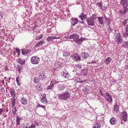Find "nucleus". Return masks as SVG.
Instances as JSON below:
<instances>
[{
	"mask_svg": "<svg viewBox=\"0 0 128 128\" xmlns=\"http://www.w3.org/2000/svg\"><path fill=\"white\" fill-rule=\"evenodd\" d=\"M70 97V95L68 92H66L62 94H59L58 95V98L60 100H66Z\"/></svg>",
	"mask_w": 128,
	"mask_h": 128,
	"instance_id": "obj_1",
	"label": "nucleus"
},
{
	"mask_svg": "<svg viewBox=\"0 0 128 128\" xmlns=\"http://www.w3.org/2000/svg\"><path fill=\"white\" fill-rule=\"evenodd\" d=\"M70 58L74 62L79 60L80 59V57L77 53L72 54Z\"/></svg>",
	"mask_w": 128,
	"mask_h": 128,
	"instance_id": "obj_2",
	"label": "nucleus"
},
{
	"mask_svg": "<svg viewBox=\"0 0 128 128\" xmlns=\"http://www.w3.org/2000/svg\"><path fill=\"white\" fill-rule=\"evenodd\" d=\"M115 38L116 42L118 44H120L123 42L122 37L119 33L116 34Z\"/></svg>",
	"mask_w": 128,
	"mask_h": 128,
	"instance_id": "obj_3",
	"label": "nucleus"
},
{
	"mask_svg": "<svg viewBox=\"0 0 128 128\" xmlns=\"http://www.w3.org/2000/svg\"><path fill=\"white\" fill-rule=\"evenodd\" d=\"M30 60L32 64H38L40 61V58L38 57L34 56L31 58Z\"/></svg>",
	"mask_w": 128,
	"mask_h": 128,
	"instance_id": "obj_4",
	"label": "nucleus"
},
{
	"mask_svg": "<svg viewBox=\"0 0 128 128\" xmlns=\"http://www.w3.org/2000/svg\"><path fill=\"white\" fill-rule=\"evenodd\" d=\"M86 21L88 24L90 26H94L96 21L92 20L90 18H88L86 19Z\"/></svg>",
	"mask_w": 128,
	"mask_h": 128,
	"instance_id": "obj_5",
	"label": "nucleus"
},
{
	"mask_svg": "<svg viewBox=\"0 0 128 128\" xmlns=\"http://www.w3.org/2000/svg\"><path fill=\"white\" fill-rule=\"evenodd\" d=\"M104 97L109 102H111L112 101V96L108 93H106V94L104 96Z\"/></svg>",
	"mask_w": 128,
	"mask_h": 128,
	"instance_id": "obj_6",
	"label": "nucleus"
},
{
	"mask_svg": "<svg viewBox=\"0 0 128 128\" xmlns=\"http://www.w3.org/2000/svg\"><path fill=\"white\" fill-rule=\"evenodd\" d=\"M79 38V35L77 34H71L69 36V38L72 39L75 42V40H76L78 38Z\"/></svg>",
	"mask_w": 128,
	"mask_h": 128,
	"instance_id": "obj_7",
	"label": "nucleus"
},
{
	"mask_svg": "<svg viewBox=\"0 0 128 128\" xmlns=\"http://www.w3.org/2000/svg\"><path fill=\"white\" fill-rule=\"evenodd\" d=\"M122 35L124 37L126 38L128 37V24L126 26L125 30L123 31Z\"/></svg>",
	"mask_w": 128,
	"mask_h": 128,
	"instance_id": "obj_8",
	"label": "nucleus"
},
{
	"mask_svg": "<svg viewBox=\"0 0 128 128\" xmlns=\"http://www.w3.org/2000/svg\"><path fill=\"white\" fill-rule=\"evenodd\" d=\"M120 4L123 7L128 6V0H121Z\"/></svg>",
	"mask_w": 128,
	"mask_h": 128,
	"instance_id": "obj_9",
	"label": "nucleus"
},
{
	"mask_svg": "<svg viewBox=\"0 0 128 128\" xmlns=\"http://www.w3.org/2000/svg\"><path fill=\"white\" fill-rule=\"evenodd\" d=\"M89 56L88 52H83L81 53V57L83 59H86Z\"/></svg>",
	"mask_w": 128,
	"mask_h": 128,
	"instance_id": "obj_10",
	"label": "nucleus"
},
{
	"mask_svg": "<svg viewBox=\"0 0 128 128\" xmlns=\"http://www.w3.org/2000/svg\"><path fill=\"white\" fill-rule=\"evenodd\" d=\"M86 15L83 12H82L81 14L78 16V17L81 19L83 20L86 19Z\"/></svg>",
	"mask_w": 128,
	"mask_h": 128,
	"instance_id": "obj_11",
	"label": "nucleus"
},
{
	"mask_svg": "<svg viewBox=\"0 0 128 128\" xmlns=\"http://www.w3.org/2000/svg\"><path fill=\"white\" fill-rule=\"evenodd\" d=\"M20 102L22 104L26 105L28 103L27 99L24 97L21 98L20 100Z\"/></svg>",
	"mask_w": 128,
	"mask_h": 128,
	"instance_id": "obj_12",
	"label": "nucleus"
},
{
	"mask_svg": "<svg viewBox=\"0 0 128 128\" xmlns=\"http://www.w3.org/2000/svg\"><path fill=\"white\" fill-rule=\"evenodd\" d=\"M31 50H29L23 49L22 50V54L25 55L29 53H30L31 52Z\"/></svg>",
	"mask_w": 128,
	"mask_h": 128,
	"instance_id": "obj_13",
	"label": "nucleus"
},
{
	"mask_svg": "<svg viewBox=\"0 0 128 128\" xmlns=\"http://www.w3.org/2000/svg\"><path fill=\"white\" fill-rule=\"evenodd\" d=\"M61 74L65 78H68L69 77V74L68 72L65 71L62 72Z\"/></svg>",
	"mask_w": 128,
	"mask_h": 128,
	"instance_id": "obj_14",
	"label": "nucleus"
},
{
	"mask_svg": "<svg viewBox=\"0 0 128 128\" xmlns=\"http://www.w3.org/2000/svg\"><path fill=\"white\" fill-rule=\"evenodd\" d=\"M60 37H56L55 36H48L46 39L47 41H48L50 42V41L51 40H52L53 39H60Z\"/></svg>",
	"mask_w": 128,
	"mask_h": 128,
	"instance_id": "obj_15",
	"label": "nucleus"
},
{
	"mask_svg": "<svg viewBox=\"0 0 128 128\" xmlns=\"http://www.w3.org/2000/svg\"><path fill=\"white\" fill-rule=\"evenodd\" d=\"M121 118L127 120V115L126 112H122L121 114Z\"/></svg>",
	"mask_w": 128,
	"mask_h": 128,
	"instance_id": "obj_16",
	"label": "nucleus"
},
{
	"mask_svg": "<svg viewBox=\"0 0 128 128\" xmlns=\"http://www.w3.org/2000/svg\"><path fill=\"white\" fill-rule=\"evenodd\" d=\"M84 38H78L76 40H75V42L77 44H78V45H80L82 44V41H83Z\"/></svg>",
	"mask_w": 128,
	"mask_h": 128,
	"instance_id": "obj_17",
	"label": "nucleus"
},
{
	"mask_svg": "<svg viewBox=\"0 0 128 128\" xmlns=\"http://www.w3.org/2000/svg\"><path fill=\"white\" fill-rule=\"evenodd\" d=\"M116 119L114 118H112L110 120V122L112 124H115L116 122Z\"/></svg>",
	"mask_w": 128,
	"mask_h": 128,
	"instance_id": "obj_18",
	"label": "nucleus"
},
{
	"mask_svg": "<svg viewBox=\"0 0 128 128\" xmlns=\"http://www.w3.org/2000/svg\"><path fill=\"white\" fill-rule=\"evenodd\" d=\"M97 4L98 5V7H100V8L102 9L103 10H105L106 7H104V8L102 7V2H98L97 3Z\"/></svg>",
	"mask_w": 128,
	"mask_h": 128,
	"instance_id": "obj_19",
	"label": "nucleus"
},
{
	"mask_svg": "<svg viewBox=\"0 0 128 128\" xmlns=\"http://www.w3.org/2000/svg\"><path fill=\"white\" fill-rule=\"evenodd\" d=\"M44 42V41L43 40L41 41L38 42L35 45V47L36 48L37 47H38L39 46H41L43 44Z\"/></svg>",
	"mask_w": 128,
	"mask_h": 128,
	"instance_id": "obj_20",
	"label": "nucleus"
},
{
	"mask_svg": "<svg viewBox=\"0 0 128 128\" xmlns=\"http://www.w3.org/2000/svg\"><path fill=\"white\" fill-rule=\"evenodd\" d=\"M65 88V86L63 85H58L57 86V89L59 90H64Z\"/></svg>",
	"mask_w": 128,
	"mask_h": 128,
	"instance_id": "obj_21",
	"label": "nucleus"
},
{
	"mask_svg": "<svg viewBox=\"0 0 128 128\" xmlns=\"http://www.w3.org/2000/svg\"><path fill=\"white\" fill-rule=\"evenodd\" d=\"M78 18H74L72 19V21L71 24L73 26H74L78 23Z\"/></svg>",
	"mask_w": 128,
	"mask_h": 128,
	"instance_id": "obj_22",
	"label": "nucleus"
},
{
	"mask_svg": "<svg viewBox=\"0 0 128 128\" xmlns=\"http://www.w3.org/2000/svg\"><path fill=\"white\" fill-rule=\"evenodd\" d=\"M97 18L100 23L101 24H104L103 17H98Z\"/></svg>",
	"mask_w": 128,
	"mask_h": 128,
	"instance_id": "obj_23",
	"label": "nucleus"
},
{
	"mask_svg": "<svg viewBox=\"0 0 128 128\" xmlns=\"http://www.w3.org/2000/svg\"><path fill=\"white\" fill-rule=\"evenodd\" d=\"M54 65L56 67L58 68L62 65V64L60 62L57 61L55 62Z\"/></svg>",
	"mask_w": 128,
	"mask_h": 128,
	"instance_id": "obj_24",
	"label": "nucleus"
},
{
	"mask_svg": "<svg viewBox=\"0 0 128 128\" xmlns=\"http://www.w3.org/2000/svg\"><path fill=\"white\" fill-rule=\"evenodd\" d=\"M22 118L21 117L19 118L18 116H16V124L17 125H19L20 124V122L22 120Z\"/></svg>",
	"mask_w": 128,
	"mask_h": 128,
	"instance_id": "obj_25",
	"label": "nucleus"
},
{
	"mask_svg": "<svg viewBox=\"0 0 128 128\" xmlns=\"http://www.w3.org/2000/svg\"><path fill=\"white\" fill-rule=\"evenodd\" d=\"M122 46L124 48L128 47V41L123 43L122 44Z\"/></svg>",
	"mask_w": 128,
	"mask_h": 128,
	"instance_id": "obj_26",
	"label": "nucleus"
},
{
	"mask_svg": "<svg viewBox=\"0 0 128 128\" xmlns=\"http://www.w3.org/2000/svg\"><path fill=\"white\" fill-rule=\"evenodd\" d=\"M36 88L38 90L41 91L42 90V86L41 84H38L36 86Z\"/></svg>",
	"mask_w": 128,
	"mask_h": 128,
	"instance_id": "obj_27",
	"label": "nucleus"
},
{
	"mask_svg": "<svg viewBox=\"0 0 128 128\" xmlns=\"http://www.w3.org/2000/svg\"><path fill=\"white\" fill-rule=\"evenodd\" d=\"M100 124L96 123L93 125V128H100Z\"/></svg>",
	"mask_w": 128,
	"mask_h": 128,
	"instance_id": "obj_28",
	"label": "nucleus"
},
{
	"mask_svg": "<svg viewBox=\"0 0 128 128\" xmlns=\"http://www.w3.org/2000/svg\"><path fill=\"white\" fill-rule=\"evenodd\" d=\"M111 60V59L110 57H108L105 60L104 62V63L106 64H108Z\"/></svg>",
	"mask_w": 128,
	"mask_h": 128,
	"instance_id": "obj_29",
	"label": "nucleus"
},
{
	"mask_svg": "<svg viewBox=\"0 0 128 128\" xmlns=\"http://www.w3.org/2000/svg\"><path fill=\"white\" fill-rule=\"evenodd\" d=\"M89 18H90L92 20L96 21V20L97 18L96 15L95 14H93L92 15V16L90 17Z\"/></svg>",
	"mask_w": 128,
	"mask_h": 128,
	"instance_id": "obj_30",
	"label": "nucleus"
},
{
	"mask_svg": "<svg viewBox=\"0 0 128 128\" xmlns=\"http://www.w3.org/2000/svg\"><path fill=\"white\" fill-rule=\"evenodd\" d=\"M12 100L11 102L12 106H14L16 105V99L14 97H13Z\"/></svg>",
	"mask_w": 128,
	"mask_h": 128,
	"instance_id": "obj_31",
	"label": "nucleus"
},
{
	"mask_svg": "<svg viewBox=\"0 0 128 128\" xmlns=\"http://www.w3.org/2000/svg\"><path fill=\"white\" fill-rule=\"evenodd\" d=\"M119 105L118 104H116L115 105L114 108V110L116 112H117V111L119 112Z\"/></svg>",
	"mask_w": 128,
	"mask_h": 128,
	"instance_id": "obj_32",
	"label": "nucleus"
},
{
	"mask_svg": "<svg viewBox=\"0 0 128 128\" xmlns=\"http://www.w3.org/2000/svg\"><path fill=\"white\" fill-rule=\"evenodd\" d=\"M108 16V15L107 14H104V17L105 19V20L106 21L108 22H109L110 21V20L109 18V17H108L107 16Z\"/></svg>",
	"mask_w": 128,
	"mask_h": 128,
	"instance_id": "obj_33",
	"label": "nucleus"
},
{
	"mask_svg": "<svg viewBox=\"0 0 128 128\" xmlns=\"http://www.w3.org/2000/svg\"><path fill=\"white\" fill-rule=\"evenodd\" d=\"M54 87V85H52V84H50V85L48 86L46 89L48 90H52L53 88Z\"/></svg>",
	"mask_w": 128,
	"mask_h": 128,
	"instance_id": "obj_34",
	"label": "nucleus"
},
{
	"mask_svg": "<svg viewBox=\"0 0 128 128\" xmlns=\"http://www.w3.org/2000/svg\"><path fill=\"white\" fill-rule=\"evenodd\" d=\"M79 81L78 82L80 83H82L86 81L84 78L82 77H79Z\"/></svg>",
	"mask_w": 128,
	"mask_h": 128,
	"instance_id": "obj_35",
	"label": "nucleus"
},
{
	"mask_svg": "<svg viewBox=\"0 0 128 128\" xmlns=\"http://www.w3.org/2000/svg\"><path fill=\"white\" fill-rule=\"evenodd\" d=\"M43 36V34H41L40 35H38L36 36V40H38L42 38Z\"/></svg>",
	"mask_w": 128,
	"mask_h": 128,
	"instance_id": "obj_36",
	"label": "nucleus"
},
{
	"mask_svg": "<svg viewBox=\"0 0 128 128\" xmlns=\"http://www.w3.org/2000/svg\"><path fill=\"white\" fill-rule=\"evenodd\" d=\"M18 62L21 64H25V61L24 60H22L20 58H19L18 60Z\"/></svg>",
	"mask_w": 128,
	"mask_h": 128,
	"instance_id": "obj_37",
	"label": "nucleus"
},
{
	"mask_svg": "<svg viewBox=\"0 0 128 128\" xmlns=\"http://www.w3.org/2000/svg\"><path fill=\"white\" fill-rule=\"evenodd\" d=\"M120 119L121 120V124H124L125 122H126L127 120L123 119L122 118H120Z\"/></svg>",
	"mask_w": 128,
	"mask_h": 128,
	"instance_id": "obj_38",
	"label": "nucleus"
},
{
	"mask_svg": "<svg viewBox=\"0 0 128 128\" xmlns=\"http://www.w3.org/2000/svg\"><path fill=\"white\" fill-rule=\"evenodd\" d=\"M40 81V79L38 78V77H36L34 78V82L36 83H37Z\"/></svg>",
	"mask_w": 128,
	"mask_h": 128,
	"instance_id": "obj_39",
	"label": "nucleus"
},
{
	"mask_svg": "<svg viewBox=\"0 0 128 128\" xmlns=\"http://www.w3.org/2000/svg\"><path fill=\"white\" fill-rule=\"evenodd\" d=\"M119 12L122 16H125V13H124V11H122V10H120L119 11Z\"/></svg>",
	"mask_w": 128,
	"mask_h": 128,
	"instance_id": "obj_40",
	"label": "nucleus"
},
{
	"mask_svg": "<svg viewBox=\"0 0 128 128\" xmlns=\"http://www.w3.org/2000/svg\"><path fill=\"white\" fill-rule=\"evenodd\" d=\"M41 101L43 103H45L46 99L45 97H44L43 98H42L41 99Z\"/></svg>",
	"mask_w": 128,
	"mask_h": 128,
	"instance_id": "obj_41",
	"label": "nucleus"
},
{
	"mask_svg": "<svg viewBox=\"0 0 128 128\" xmlns=\"http://www.w3.org/2000/svg\"><path fill=\"white\" fill-rule=\"evenodd\" d=\"M56 82L55 80H52L50 83V84L52 85L56 84Z\"/></svg>",
	"mask_w": 128,
	"mask_h": 128,
	"instance_id": "obj_42",
	"label": "nucleus"
},
{
	"mask_svg": "<svg viewBox=\"0 0 128 128\" xmlns=\"http://www.w3.org/2000/svg\"><path fill=\"white\" fill-rule=\"evenodd\" d=\"M127 7V6L123 7L124 8V10L123 11L124 12V13H126L127 12L128 10V8Z\"/></svg>",
	"mask_w": 128,
	"mask_h": 128,
	"instance_id": "obj_43",
	"label": "nucleus"
},
{
	"mask_svg": "<svg viewBox=\"0 0 128 128\" xmlns=\"http://www.w3.org/2000/svg\"><path fill=\"white\" fill-rule=\"evenodd\" d=\"M10 93L12 97H14L15 96V94L14 91H10Z\"/></svg>",
	"mask_w": 128,
	"mask_h": 128,
	"instance_id": "obj_44",
	"label": "nucleus"
},
{
	"mask_svg": "<svg viewBox=\"0 0 128 128\" xmlns=\"http://www.w3.org/2000/svg\"><path fill=\"white\" fill-rule=\"evenodd\" d=\"M68 52H63V55L64 56H68Z\"/></svg>",
	"mask_w": 128,
	"mask_h": 128,
	"instance_id": "obj_45",
	"label": "nucleus"
},
{
	"mask_svg": "<svg viewBox=\"0 0 128 128\" xmlns=\"http://www.w3.org/2000/svg\"><path fill=\"white\" fill-rule=\"evenodd\" d=\"M127 20L126 19L124 20L122 22V24L123 25L125 26L126 24L127 23Z\"/></svg>",
	"mask_w": 128,
	"mask_h": 128,
	"instance_id": "obj_46",
	"label": "nucleus"
},
{
	"mask_svg": "<svg viewBox=\"0 0 128 128\" xmlns=\"http://www.w3.org/2000/svg\"><path fill=\"white\" fill-rule=\"evenodd\" d=\"M19 77H17L16 78V80L17 82V83L18 84V85L19 86L20 85V83L19 82Z\"/></svg>",
	"mask_w": 128,
	"mask_h": 128,
	"instance_id": "obj_47",
	"label": "nucleus"
},
{
	"mask_svg": "<svg viewBox=\"0 0 128 128\" xmlns=\"http://www.w3.org/2000/svg\"><path fill=\"white\" fill-rule=\"evenodd\" d=\"M100 92L101 95L104 96L106 94V93L104 94V93L102 92L101 89L99 90Z\"/></svg>",
	"mask_w": 128,
	"mask_h": 128,
	"instance_id": "obj_48",
	"label": "nucleus"
},
{
	"mask_svg": "<svg viewBox=\"0 0 128 128\" xmlns=\"http://www.w3.org/2000/svg\"><path fill=\"white\" fill-rule=\"evenodd\" d=\"M76 66L80 68H82V65L80 64H78L76 65Z\"/></svg>",
	"mask_w": 128,
	"mask_h": 128,
	"instance_id": "obj_49",
	"label": "nucleus"
},
{
	"mask_svg": "<svg viewBox=\"0 0 128 128\" xmlns=\"http://www.w3.org/2000/svg\"><path fill=\"white\" fill-rule=\"evenodd\" d=\"M88 90V88H84L82 89L83 91H87Z\"/></svg>",
	"mask_w": 128,
	"mask_h": 128,
	"instance_id": "obj_50",
	"label": "nucleus"
},
{
	"mask_svg": "<svg viewBox=\"0 0 128 128\" xmlns=\"http://www.w3.org/2000/svg\"><path fill=\"white\" fill-rule=\"evenodd\" d=\"M46 76L44 75H43V77L42 78V80H46Z\"/></svg>",
	"mask_w": 128,
	"mask_h": 128,
	"instance_id": "obj_51",
	"label": "nucleus"
},
{
	"mask_svg": "<svg viewBox=\"0 0 128 128\" xmlns=\"http://www.w3.org/2000/svg\"><path fill=\"white\" fill-rule=\"evenodd\" d=\"M38 27V26L37 25L35 24L34 26H33V28L34 30L36 29Z\"/></svg>",
	"mask_w": 128,
	"mask_h": 128,
	"instance_id": "obj_52",
	"label": "nucleus"
},
{
	"mask_svg": "<svg viewBox=\"0 0 128 128\" xmlns=\"http://www.w3.org/2000/svg\"><path fill=\"white\" fill-rule=\"evenodd\" d=\"M39 106H42V107L44 108V109H45V106H42L40 105L39 104L37 106H36V108H37Z\"/></svg>",
	"mask_w": 128,
	"mask_h": 128,
	"instance_id": "obj_53",
	"label": "nucleus"
},
{
	"mask_svg": "<svg viewBox=\"0 0 128 128\" xmlns=\"http://www.w3.org/2000/svg\"><path fill=\"white\" fill-rule=\"evenodd\" d=\"M16 51L18 53H20V50L19 49H17L16 48Z\"/></svg>",
	"mask_w": 128,
	"mask_h": 128,
	"instance_id": "obj_54",
	"label": "nucleus"
},
{
	"mask_svg": "<svg viewBox=\"0 0 128 128\" xmlns=\"http://www.w3.org/2000/svg\"><path fill=\"white\" fill-rule=\"evenodd\" d=\"M22 126V127L23 128H27L26 126L25 125V124H23Z\"/></svg>",
	"mask_w": 128,
	"mask_h": 128,
	"instance_id": "obj_55",
	"label": "nucleus"
},
{
	"mask_svg": "<svg viewBox=\"0 0 128 128\" xmlns=\"http://www.w3.org/2000/svg\"><path fill=\"white\" fill-rule=\"evenodd\" d=\"M12 108H14V109H13V110L14 111L15 110H16V107L15 106H12Z\"/></svg>",
	"mask_w": 128,
	"mask_h": 128,
	"instance_id": "obj_56",
	"label": "nucleus"
},
{
	"mask_svg": "<svg viewBox=\"0 0 128 128\" xmlns=\"http://www.w3.org/2000/svg\"><path fill=\"white\" fill-rule=\"evenodd\" d=\"M16 111V110L13 111V114H14V116H15Z\"/></svg>",
	"mask_w": 128,
	"mask_h": 128,
	"instance_id": "obj_57",
	"label": "nucleus"
},
{
	"mask_svg": "<svg viewBox=\"0 0 128 128\" xmlns=\"http://www.w3.org/2000/svg\"><path fill=\"white\" fill-rule=\"evenodd\" d=\"M35 126L34 124H33V125L32 124L31 126V127H32V128H34V127H35Z\"/></svg>",
	"mask_w": 128,
	"mask_h": 128,
	"instance_id": "obj_58",
	"label": "nucleus"
},
{
	"mask_svg": "<svg viewBox=\"0 0 128 128\" xmlns=\"http://www.w3.org/2000/svg\"><path fill=\"white\" fill-rule=\"evenodd\" d=\"M34 122L35 123V124H36V125L38 126V125H39L38 124V123L36 121H34Z\"/></svg>",
	"mask_w": 128,
	"mask_h": 128,
	"instance_id": "obj_59",
	"label": "nucleus"
},
{
	"mask_svg": "<svg viewBox=\"0 0 128 128\" xmlns=\"http://www.w3.org/2000/svg\"><path fill=\"white\" fill-rule=\"evenodd\" d=\"M11 91H14V88H12L10 89Z\"/></svg>",
	"mask_w": 128,
	"mask_h": 128,
	"instance_id": "obj_60",
	"label": "nucleus"
},
{
	"mask_svg": "<svg viewBox=\"0 0 128 128\" xmlns=\"http://www.w3.org/2000/svg\"><path fill=\"white\" fill-rule=\"evenodd\" d=\"M1 82L3 84H4V80H1Z\"/></svg>",
	"mask_w": 128,
	"mask_h": 128,
	"instance_id": "obj_61",
	"label": "nucleus"
},
{
	"mask_svg": "<svg viewBox=\"0 0 128 128\" xmlns=\"http://www.w3.org/2000/svg\"><path fill=\"white\" fill-rule=\"evenodd\" d=\"M80 23H81V24H84V22L83 21H82V22H80Z\"/></svg>",
	"mask_w": 128,
	"mask_h": 128,
	"instance_id": "obj_62",
	"label": "nucleus"
},
{
	"mask_svg": "<svg viewBox=\"0 0 128 128\" xmlns=\"http://www.w3.org/2000/svg\"><path fill=\"white\" fill-rule=\"evenodd\" d=\"M92 64H94V63H96L94 62V61H92Z\"/></svg>",
	"mask_w": 128,
	"mask_h": 128,
	"instance_id": "obj_63",
	"label": "nucleus"
},
{
	"mask_svg": "<svg viewBox=\"0 0 128 128\" xmlns=\"http://www.w3.org/2000/svg\"><path fill=\"white\" fill-rule=\"evenodd\" d=\"M40 76H42V75L40 74H39V76L40 77Z\"/></svg>",
	"mask_w": 128,
	"mask_h": 128,
	"instance_id": "obj_64",
	"label": "nucleus"
}]
</instances>
